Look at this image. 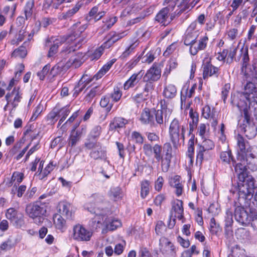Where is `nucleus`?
Returning a JSON list of instances; mask_svg holds the SVG:
<instances>
[{
    "label": "nucleus",
    "mask_w": 257,
    "mask_h": 257,
    "mask_svg": "<svg viewBox=\"0 0 257 257\" xmlns=\"http://www.w3.org/2000/svg\"><path fill=\"white\" fill-rule=\"evenodd\" d=\"M237 150L238 161H248V160L257 159V154L250 148H247L248 142L240 135L236 137Z\"/></svg>",
    "instance_id": "423d86ee"
},
{
    "label": "nucleus",
    "mask_w": 257,
    "mask_h": 257,
    "mask_svg": "<svg viewBox=\"0 0 257 257\" xmlns=\"http://www.w3.org/2000/svg\"><path fill=\"white\" fill-rule=\"evenodd\" d=\"M209 229L212 234H216L221 230L219 225L216 223L214 218L210 219Z\"/></svg>",
    "instance_id": "bf43d9fd"
},
{
    "label": "nucleus",
    "mask_w": 257,
    "mask_h": 257,
    "mask_svg": "<svg viewBox=\"0 0 257 257\" xmlns=\"http://www.w3.org/2000/svg\"><path fill=\"white\" fill-rule=\"evenodd\" d=\"M117 21V18L116 16H111L106 18L105 21L103 22V25L99 29L100 31L99 34H102L104 32L109 30Z\"/></svg>",
    "instance_id": "7c9ffc66"
},
{
    "label": "nucleus",
    "mask_w": 257,
    "mask_h": 257,
    "mask_svg": "<svg viewBox=\"0 0 257 257\" xmlns=\"http://www.w3.org/2000/svg\"><path fill=\"white\" fill-rule=\"evenodd\" d=\"M87 27L86 24L81 25L80 23H77L72 27L73 33L66 38L58 37L55 39L53 38L47 39L46 41V46L50 47L48 57L54 55L57 52L58 47L65 41L68 44V49L66 50L68 53L75 51L80 48L86 42L84 36L81 34L86 30Z\"/></svg>",
    "instance_id": "f03ea898"
},
{
    "label": "nucleus",
    "mask_w": 257,
    "mask_h": 257,
    "mask_svg": "<svg viewBox=\"0 0 257 257\" xmlns=\"http://www.w3.org/2000/svg\"><path fill=\"white\" fill-rule=\"evenodd\" d=\"M78 125L79 123L75 126L71 133L68 140V147L72 148L75 146L81 138V133L79 130L76 131L75 130Z\"/></svg>",
    "instance_id": "c756f323"
},
{
    "label": "nucleus",
    "mask_w": 257,
    "mask_h": 257,
    "mask_svg": "<svg viewBox=\"0 0 257 257\" xmlns=\"http://www.w3.org/2000/svg\"><path fill=\"white\" fill-rule=\"evenodd\" d=\"M127 122L126 119L122 117H114L109 124L110 129L113 130L124 127L125 124L127 123Z\"/></svg>",
    "instance_id": "c9c22d12"
},
{
    "label": "nucleus",
    "mask_w": 257,
    "mask_h": 257,
    "mask_svg": "<svg viewBox=\"0 0 257 257\" xmlns=\"http://www.w3.org/2000/svg\"><path fill=\"white\" fill-rule=\"evenodd\" d=\"M11 222L17 228H23L26 226L24 218L22 214L19 215Z\"/></svg>",
    "instance_id": "864d4df0"
},
{
    "label": "nucleus",
    "mask_w": 257,
    "mask_h": 257,
    "mask_svg": "<svg viewBox=\"0 0 257 257\" xmlns=\"http://www.w3.org/2000/svg\"><path fill=\"white\" fill-rule=\"evenodd\" d=\"M177 65L178 63L176 60L173 59H170L166 66V67L164 71V74H169L172 70L174 69L177 67Z\"/></svg>",
    "instance_id": "e2e57ef3"
},
{
    "label": "nucleus",
    "mask_w": 257,
    "mask_h": 257,
    "mask_svg": "<svg viewBox=\"0 0 257 257\" xmlns=\"http://www.w3.org/2000/svg\"><path fill=\"white\" fill-rule=\"evenodd\" d=\"M139 42L138 40L131 44L129 46L127 47L124 52L120 56L119 58L122 60H126L130 55H132L136 47L138 46Z\"/></svg>",
    "instance_id": "ea45409f"
},
{
    "label": "nucleus",
    "mask_w": 257,
    "mask_h": 257,
    "mask_svg": "<svg viewBox=\"0 0 257 257\" xmlns=\"http://www.w3.org/2000/svg\"><path fill=\"white\" fill-rule=\"evenodd\" d=\"M246 121V124H243L244 126L243 127L242 130L245 136L249 139H252L254 138L256 135V128L254 125L249 123V117H248V120L244 119Z\"/></svg>",
    "instance_id": "f704fd0d"
},
{
    "label": "nucleus",
    "mask_w": 257,
    "mask_h": 257,
    "mask_svg": "<svg viewBox=\"0 0 257 257\" xmlns=\"http://www.w3.org/2000/svg\"><path fill=\"white\" fill-rule=\"evenodd\" d=\"M172 147L170 143H166L163 146L162 161H171L173 157Z\"/></svg>",
    "instance_id": "4c0bfd02"
},
{
    "label": "nucleus",
    "mask_w": 257,
    "mask_h": 257,
    "mask_svg": "<svg viewBox=\"0 0 257 257\" xmlns=\"http://www.w3.org/2000/svg\"><path fill=\"white\" fill-rule=\"evenodd\" d=\"M111 96L112 101L114 102L118 101L122 96V92L118 87L114 88L112 93L109 94Z\"/></svg>",
    "instance_id": "052dcab7"
},
{
    "label": "nucleus",
    "mask_w": 257,
    "mask_h": 257,
    "mask_svg": "<svg viewBox=\"0 0 257 257\" xmlns=\"http://www.w3.org/2000/svg\"><path fill=\"white\" fill-rule=\"evenodd\" d=\"M105 14V12L101 9L100 4L93 7L89 12V16L93 17L95 21L100 20Z\"/></svg>",
    "instance_id": "473e14b6"
},
{
    "label": "nucleus",
    "mask_w": 257,
    "mask_h": 257,
    "mask_svg": "<svg viewBox=\"0 0 257 257\" xmlns=\"http://www.w3.org/2000/svg\"><path fill=\"white\" fill-rule=\"evenodd\" d=\"M217 111L214 108L211 109L208 105L204 106L202 109V115L206 119H209L212 114H215Z\"/></svg>",
    "instance_id": "3c124183"
},
{
    "label": "nucleus",
    "mask_w": 257,
    "mask_h": 257,
    "mask_svg": "<svg viewBox=\"0 0 257 257\" xmlns=\"http://www.w3.org/2000/svg\"><path fill=\"white\" fill-rule=\"evenodd\" d=\"M50 69L51 66L48 64L45 65L42 70L38 72L37 75L40 80H43L44 79L45 76L48 74Z\"/></svg>",
    "instance_id": "338daca9"
},
{
    "label": "nucleus",
    "mask_w": 257,
    "mask_h": 257,
    "mask_svg": "<svg viewBox=\"0 0 257 257\" xmlns=\"http://www.w3.org/2000/svg\"><path fill=\"white\" fill-rule=\"evenodd\" d=\"M92 233L82 225L77 224L73 226L71 237L78 241H87L90 240Z\"/></svg>",
    "instance_id": "9b49d317"
},
{
    "label": "nucleus",
    "mask_w": 257,
    "mask_h": 257,
    "mask_svg": "<svg viewBox=\"0 0 257 257\" xmlns=\"http://www.w3.org/2000/svg\"><path fill=\"white\" fill-rule=\"evenodd\" d=\"M161 109L155 111L156 121L160 125L163 124L164 121H168L172 113V109L168 107L165 100L161 101Z\"/></svg>",
    "instance_id": "4468645a"
},
{
    "label": "nucleus",
    "mask_w": 257,
    "mask_h": 257,
    "mask_svg": "<svg viewBox=\"0 0 257 257\" xmlns=\"http://www.w3.org/2000/svg\"><path fill=\"white\" fill-rule=\"evenodd\" d=\"M34 0H29L26 3L24 8L26 19H29L31 18L33 14V10L34 7Z\"/></svg>",
    "instance_id": "a18cd8bd"
},
{
    "label": "nucleus",
    "mask_w": 257,
    "mask_h": 257,
    "mask_svg": "<svg viewBox=\"0 0 257 257\" xmlns=\"http://www.w3.org/2000/svg\"><path fill=\"white\" fill-rule=\"evenodd\" d=\"M28 42H25L23 45L15 49L12 53V56L15 58H24L27 54V51L26 46Z\"/></svg>",
    "instance_id": "79ce46f5"
},
{
    "label": "nucleus",
    "mask_w": 257,
    "mask_h": 257,
    "mask_svg": "<svg viewBox=\"0 0 257 257\" xmlns=\"http://www.w3.org/2000/svg\"><path fill=\"white\" fill-rule=\"evenodd\" d=\"M215 145L214 142L210 139H204L197 150L196 161H203L204 159L208 160V156H210L209 151L214 149Z\"/></svg>",
    "instance_id": "ddd939ff"
},
{
    "label": "nucleus",
    "mask_w": 257,
    "mask_h": 257,
    "mask_svg": "<svg viewBox=\"0 0 257 257\" xmlns=\"http://www.w3.org/2000/svg\"><path fill=\"white\" fill-rule=\"evenodd\" d=\"M210 57H205L203 60V78L207 80L208 78L214 76L217 78L220 74L219 68L213 65Z\"/></svg>",
    "instance_id": "f8f14e48"
},
{
    "label": "nucleus",
    "mask_w": 257,
    "mask_h": 257,
    "mask_svg": "<svg viewBox=\"0 0 257 257\" xmlns=\"http://www.w3.org/2000/svg\"><path fill=\"white\" fill-rule=\"evenodd\" d=\"M111 96L107 94L101 98L100 101V105L102 107H105L107 112H109L112 109L113 103L110 102Z\"/></svg>",
    "instance_id": "c03bdc74"
},
{
    "label": "nucleus",
    "mask_w": 257,
    "mask_h": 257,
    "mask_svg": "<svg viewBox=\"0 0 257 257\" xmlns=\"http://www.w3.org/2000/svg\"><path fill=\"white\" fill-rule=\"evenodd\" d=\"M249 96L253 101L257 104V74L255 68V76L252 78L251 81L247 82L244 86V91L242 96L243 98Z\"/></svg>",
    "instance_id": "2eb2a0df"
},
{
    "label": "nucleus",
    "mask_w": 257,
    "mask_h": 257,
    "mask_svg": "<svg viewBox=\"0 0 257 257\" xmlns=\"http://www.w3.org/2000/svg\"><path fill=\"white\" fill-rule=\"evenodd\" d=\"M46 211V205L40 201L31 203L28 205L26 208L27 215L37 224H40L43 222Z\"/></svg>",
    "instance_id": "20e7f679"
},
{
    "label": "nucleus",
    "mask_w": 257,
    "mask_h": 257,
    "mask_svg": "<svg viewBox=\"0 0 257 257\" xmlns=\"http://www.w3.org/2000/svg\"><path fill=\"white\" fill-rule=\"evenodd\" d=\"M140 120L144 124L154 125L155 124L154 113L149 108H145L141 113Z\"/></svg>",
    "instance_id": "a878e982"
},
{
    "label": "nucleus",
    "mask_w": 257,
    "mask_h": 257,
    "mask_svg": "<svg viewBox=\"0 0 257 257\" xmlns=\"http://www.w3.org/2000/svg\"><path fill=\"white\" fill-rule=\"evenodd\" d=\"M159 249L167 257H175L177 252V248L173 243L164 236L161 237L159 239Z\"/></svg>",
    "instance_id": "9d476101"
},
{
    "label": "nucleus",
    "mask_w": 257,
    "mask_h": 257,
    "mask_svg": "<svg viewBox=\"0 0 257 257\" xmlns=\"http://www.w3.org/2000/svg\"><path fill=\"white\" fill-rule=\"evenodd\" d=\"M240 56L242 58L241 73L247 78L248 74L246 73V69L249 62L248 47L243 46L240 50Z\"/></svg>",
    "instance_id": "393cba45"
},
{
    "label": "nucleus",
    "mask_w": 257,
    "mask_h": 257,
    "mask_svg": "<svg viewBox=\"0 0 257 257\" xmlns=\"http://www.w3.org/2000/svg\"><path fill=\"white\" fill-rule=\"evenodd\" d=\"M20 215L18 214V211L14 208H9L6 212V218L10 220L11 222L14 220Z\"/></svg>",
    "instance_id": "13d9d810"
},
{
    "label": "nucleus",
    "mask_w": 257,
    "mask_h": 257,
    "mask_svg": "<svg viewBox=\"0 0 257 257\" xmlns=\"http://www.w3.org/2000/svg\"><path fill=\"white\" fill-rule=\"evenodd\" d=\"M227 39L229 41L235 42L238 38V30L237 28H231L226 31Z\"/></svg>",
    "instance_id": "de8ad7c7"
},
{
    "label": "nucleus",
    "mask_w": 257,
    "mask_h": 257,
    "mask_svg": "<svg viewBox=\"0 0 257 257\" xmlns=\"http://www.w3.org/2000/svg\"><path fill=\"white\" fill-rule=\"evenodd\" d=\"M185 132L186 126L181 124L177 118H174L169 126V135L174 148L177 147L180 139L184 141Z\"/></svg>",
    "instance_id": "39448f33"
},
{
    "label": "nucleus",
    "mask_w": 257,
    "mask_h": 257,
    "mask_svg": "<svg viewBox=\"0 0 257 257\" xmlns=\"http://www.w3.org/2000/svg\"><path fill=\"white\" fill-rule=\"evenodd\" d=\"M142 71L138 73L133 74L130 78L125 82L123 84V88L124 90H128L130 88L134 87L140 81L142 75L140 73Z\"/></svg>",
    "instance_id": "2f4dec72"
},
{
    "label": "nucleus",
    "mask_w": 257,
    "mask_h": 257,
    "mask_svg": "<svg viewBox=\"0 0 257 257\" xmlns=\"http://www.w3.org/2000/svg\"><path fill=\"white\" fill-rule=\"evenodd\" d=\"M57 117H58L57 107H55L53 110L50 112L47 116V121H49L50 123H54L57 121Z\"/></svg>",
    "instance_id": "0e129e2a"
},
{
    "label": "nucleus",
    "mask_w": 257,
    "mask_h": 257,
    "mask_svg": "<svg viewBox=\"0 0 257 257\" xmlns=\"http://www.w3.org/2000/svg\"><path fill=\"white\" fill-rule=\"evenodd\" d=\"M53 222L55 227L61 232H64L66 229L65 220L60 214H56L53 216Z\"/></svg>",
    "instance_id": "72a5a7b5"
},
{
    "label": "nucleus",
    "mask_w": 257,
    "mask_h": 257,
    "mask_svg": "<svg viewBox=\"0 0 257 257\" xmlns=\"http://www.w3.org/2000/svg\"><path fill=\"white\" fill-rule=\"evenodd\" d=\"M106 203L103 202V197L98 194H93L85 205V208L91 213L95 214L92 220L91 227L93 229L101 228L102 232L112 231L121 225L119 220L108 218L106 216L109 208L106 206Z\"/></svg>",
    "instance_id": "f257e3e1"
},
{
    "label": "nucleus",
    "mask_w": 257,
    "mask_h": 257,
    "mask_svg": "<svg viewBox=\"0 0 257 257\" xmlns=\"http://www.w3.org/2000/svg\"><path fill=\"white\" fill-rule=\"evenodd\" d=\"M161 76V69L160 65L154 63L152 66L147 71L143 77V80L146 82L145 84H151L153 89H154V82L157 81Z\"/></svg>",
    "instance_id": "6e6552de"
},
{
    "label": "nucleus",
    "mask_w": 257,
    "mask_h": 257,
    "mask_svg": "<svg viewBox=\"0 0 257 257\" xmlns=\"http://www.w3.org/2000/svg\"><path fill=\"white\" fill-rule=\"evenodd\" d=\"M24 176L23 173L19 172H14L11 177V181L8 184V186H11L14 184V187L16 186V190L17 186L22 182L24 179Z\"/></svg>",
    "instance_id": "a19ab883"
},
{
    "label": "nucleus",
    "mask_w": 257,
    "mask_h": 257,
    "mask_svg": "<svg viewBox=\"0 0 257 257\" xmlns=\"http://www.w3.org/2000/svg\"><path fill=\"white\" fill-rule=\"evenodd\" d=\"M153 152L156 160L162 161L163 147L161 146L158 144L155 145L153 147Z\"/></svg>",
    "instance_id": "5fc2aeb1"
},
{
    "label": "nucleus",
    "mask_w": 257,
    "mask_h": 257,
    "mask_svg": "<svg viewBox=\"0 0 257 257\" xmlns=\"http://www.w3.org/2000/svg\"><path fill=\"white\" fill-rule=\"evenodd\" d=\"M150 192V183L148 181L145 180L141 182V196L142 198H145Z\"/></svg>",
    "instance_id": "603ef678"
},
{
    "label": "nucleus",
    "mask_w": 257,
    "mask_h": 257,
    "mask_svg": "<svg viewBox=\"0 0 257 257\" xmlns=\"http://www.w3.org/2000/svg\"><path fill=\"white\" fill-rule=\"evenodd\" d=\"M57 110L58 117H61V122H63L70 112V109L69 105H66L60 109L57 108Z\"/></svg>",
    "instance_id": "8fccbe9b"
},
{
    "label": "nucleus",
    "mask_w": 257,
    "mask_h": 257,
    "mask_svg": "<svg viewBox=\"0 0 257 257\" xmlns=\"http://www.w3.org/2000/svg\"><path fill=\"white\" fill-rule=\"evenodd\" d=\"M115 61L116 59H113L107 62L97 72V73L93 76V78L90 77L87 75H83L80 80H82L83 78H84L83 80V81L84 80H85V81L83 82V84H84L86 87V86L93 80V79H95V80H98L104 76L109 70Z\"/></svg>",
    "instance_id": "dca6fc26"
},
{
    "label": "nucleus",
    "mask_w": 257,
    "mask_h": 257,
    "mask_svg": "<svg viewBox=\"0 0 257 257\" xmlns=\"http://www.w3.org/2000/svg\"><path fill=\"white\" fill-rule=\"evenodd\" d=\"M175 5L173 3L171 6L169 5L168 7H166L161 10L156 16L155 20L165 26L169 23L170 21H168L169 16V14L171 10L172 11L174 9Z\"/></svg>",
    "instance_id": "6ab92c4d"
},
{
    "label": "nucleus",
    "mask_w": 257,
    "mask_h": 257,
    "mask_svg": "<svg viewBox=\"0 0 257 257\" xmlns=\"http://www.w3.org/2000/svg\"><path fill=\"white\" fill-rule=\"evenodd\" d=\"M174 212L175 218H177L179 220H182V222H185L184 217V209L183 207V202L180 200H177L174 203L172 209V214Z\"/></svg>",
    "instance_id": "bb28decb"
},
{
    "label": "nucleus",
    "mask_w": 257,
    "mask_h": 257,
    "mask_svg": "<svg viewBox=\"0 0 257 257\" xmlns=\"http://www.w3.org/2000/svg\"><path fill=\"white\" fill-rule=\"evenodd\" d=\"M90 157L91 159L94 160H105L106 159V154L104 151H95L90 153Z\"/></svg>",
    "instance_id": "6e6d98bb"
},
{
    "label": "nucleus",
    "mask_w": 257,
    "mask_h": 257,
    "mask_svg": "<svg viewBox=\"0 0 257 257\" xmlns=\"http://www.w3.org/2000/svg\"><path fill=\"white\" fill-rule=\"evenodd\" d=\"M131 137L137 144H142L143 143L144 137L140 133L136 131L132 132Z\"/></svg>",
    "instance_id": "69168bd1"
},
{
    "label": "nucleus",
    "mask_w": 257,
    "mask_h": 257,
    "mask_svg": "<svg viewBox=\"0 0 257 257\" xmlns=\"http://www.w3.org/2000/svg\"><path fill=\"white\" fill-rule=\"evenodd\" d=\"M23 98V92L20 87L15 86L11 91H8L5 95L7 104L4 110H9L10 112L15 111L18 106Z\"/></svg>",
    "instance_id": "0eeeda50"
},
{
    "label": "nucleus",
    "mask_w": 257,
    "mask_h": 257,
    "mask_svg": "<svg viewBox=\"0 0 257 257\" xmlns=\"http://www.w3.org/2000/svg\"><path fill=\"white\" fill-rule=\"evenodd\" d=\"M208 42V37L206 34L204 36L201 37L198 42L197 40L196 42L192 43L190 44L189 52L192 55H195L198 51L204 50L206 47Z\"/></svg>",
    "instance_id": "f3484780"
},
{
    "label": "nucleus",
    "mask_w": 257,
    "mask_h": 257,
    "mask_svg": "<svg viewBox=\"0 0 257 257\" xmlns=\"http://www.w3.org/2000/svg\"><path fill=\"white\" fill-rule=\"evenodd\" d=\"M225 230L229 234L230 232H232L231 230V226L233 223L232 213L230 211L226 212V216L225 220Z\"/></svg>",
    "instance_id": "09e8293b"
},
{
    "label": "nucleus",
    "mask_w": 257,
    "mask_h": 257,
    "mask_svg": "<svg viewBox=\"0 0 257 257\" xmlns=\"http://www.w3.org/2000/svg\"><path fill=\"white\" fill-rule=\"evenodd\" d=\"M154 89L151 84H145L142 92L137 93L132 97L133 100L137 103H140L147 100L149 95L152 93Z\"/></svg>",
    "instance_id": "aec40b11"
},
{
    "label": "nucleus",
    "mask_w": 257,
    "mask_h": 257,
    "mask_svg": "<svg viewBox=\"0 0 257 257\" xmlns=\"http://www.w3.org/2000/svg\"><path fill=\"white\" fill-rule=\"evenodd\" d=\"M58 208L60 215L65 216L67 219H72L74 217L75 209L70 203L65 201L60 202Z\"/></svg>",
    "instance_id": "a211bd4d"
},
{
    "label": "nucleus",
    "mask_w": 257,
    "mask_h": 257,
    "mask_svg": "<svg viewBox=\"0 0 257 257\" xmlns=\"http://www.w3.org/2000/svg\"><path fill=\"white\" fill-rule=\"evenodd\" d=\"M105 47L103 46V44L100 47L95 49L94 51H88L87 56L91 60H98L102 55Z\"/></svg>",
    "instance_id": "37998d69"
},
{
    "label": "nucleus",
    "mask_w": 257,
    "mask_h": 257,
    "mask_svg": "<svg viewBox=\"0 0 257 257\" xmlns=\"http://www.w3.org/2000/svg\"><path fill=\"white\" fill-rule=\"evenodd\" d=\"M84 54L82 52L78 53L76 55L72 56L66 62L65 67L68 68L72 67L74 68L79 67L85 61Z\"/></svg>",
    "instance_id": "b1692460"
},
{
    "label": "nucleus",
    "mask_w": 257,
    "mask_h": 257,
    "mask_svg": "<svg viewBox=\"0 0 257 257\" xmlns=\"http://www.w3.org/2000/svg\"><path fill=\"white\" fill-rule=\"evenodd\" d=\"M234 217L237 222L242 224L246 223L248 221V214L241 206H237L235 208Z\"/></svg>",
    "instance_id": "cd10ccee"
},
{
    "label": "nucleus",
    "mask_w": 257,
    "mask_h": 257,
    "mask_svg": "<svg viewBox=\"0 0 257 257\" xmlns=\"http://www.w3.org/2000/svg\"><path fill=\"white\" fill-rule=\"evenodd\" d=\"M163 94L164 96L167 98H173L176 95L177 88L174 85L169 84L165 86Z\"/></svg>",
    "instance_id": "58836bf2"
},
{
    "label": "nucleus",
    "mask_w": 257,
    "mask_h": 257,
    "mask_svg": "<svg viewBox=\"0 0 257 257\" xmlns=\"http://www.w3.org/2000/svg\"><path fill=\"white\" fill-rule=\"evenodd\" d=\"M82 6V3L80 2H78L76 3L75 6L71 9L68 10L65 13H62L60 14L58 16V19L59 20H62L70 18L80 10Z\"/></svg>",
    "instance_id": "c85d7f7f"
},
{
    "label": "nucleus",
    "mask_w": 257,
    "mask_h": 257,
    "mask_svg": "<svg viewBox=\"0 0 257 257\" xmlns=\"http://www.w3.org/2000/svg\"><path fill=\"white\" fill-rule=\"evenodd\" d=\"M66 144V140L65 137L62 136H58L53 139L50 143L51 149L57 148L58 150L63 148Z\"/></svg>",
    "instance_id": "e433bc0d"
},
{
    "label": "nucleus",
    "mask_w": 257,
    "mask_h": 257,
    "mask_svg": "<svg viewBox=\"0 0 257 257\" xmlns=\"http://www.w3.org/2000/svg\"><path fill=\"white\" fill-rule=\"evenodd\" d=\"M126 35L125 32L116 33L111 32L105 37L106 41L103 43V46L105 48H109L114 43L123 38Z\"/></svg>",
    "instance_id": "412c9836"
},
{
    "label": "nucleus",
    "mask_w": 257,
    "mask_h": 257,
    "mask_svg": "<svg viewBox=\"0 0 257 257\" xmlns=\"http://www.w3.org/2000/svg\"><path fill=\"white\" fill-rule=\"evenodd\" d=\"M55 165L53 162H40L38 168L39 178L44 179L54 169Z\"/></svg>",
    "instance_id": "5701e85b"
},
{
    "label": "nucleus",
    "mask_w": 257,
    "mask_h": 257,
    "mask_svg": "<svg viewBox=\"0 0 257 257\" xmlns=\"http://www.w3.org/2000/svg\"><path fill=\"white\" fill-rule=\"evenodd\" d=\"M194 135H192L188 141V150L186 154L190 161H192L194 154Z\"/></svg>",
    "instance_id": "49530a36"
},
{
    "label": "nucleus",
    "mask_w": 257,
    "mask_h": 257,
    "mask_svg": "<svg viewBox=\"0 0 257 257\" xmlns=\"http://www.w3.org/2000/svg\"><path fill=\"white\" fill-rule=\"evenodd\" d=\"M247 162H240L235 166L238 175V194L239 199L244 200L245 205L250 206L254 189V179L247 172Z\"/></svg>",
    "instance_id": "7ed1b4c3"
},
{
    "label": "nucleus",
    "mask_w": 257,
    "mask_h": 257,
    "mask_svg": "<svg viewBox=\"0 0 257 257\" xmlns=\"http://www.w3.org/2000/svg\"><path fill=\"white\" fill-rule=\"evenodd\" d=\"M137 35L139 40L145 41L148 39L150 36V33L147 31H144L143 29H140L137 32Z\"/></svg>",
    "instance_id": "774afa93"
},
{
    "label": "nucleus",
    "mask_w": 257,
    "mask_h": 257,
    "mask_svg": "<svg viewBox=\"0 0 257 257\" xmlns=\"http://www.w3.org/2000/svg\"><path fill=\"white\" fill-rule=\"evenodd\" d=\"M243 95V93H241L239 96V100L237 103V107H238L239 110L240 111H243L244 119L247 120V122L248 120V117L247 114L248 108L249 106V105L251 104L252 102L255 103L253 101V99L248 96L247 97L243 98L242 96Z\"/></svg>",
    "instance_id": "4be33fe9"
},
{
    "label": "nucleus",
    "mask_w": 257,
    "mask_h": 257,
    "mask_svg": "<svg viewBox=\"0 0 257 257\" xmlns=\"http://www.w3.org/2000/svg\"><path fill=\"white\" fill-rule=\"evenodd\" d=\"M84 78H83L82 80H79L77 84L75 85L73 90V96L74 97H77L79 93L83 91V90L85 88L84 84H83V80ZM85 80L83 81V82Z\"/></svg>",
    "instance_id": "4d7b16f0"
},
{
    "label": "nucleus",
    "mask_w": 257,
    "mask_h": 257,
    "mask_svg": "<svg viewBox=\"0 0 257 257\" xmlns=\"http://www.w3.org/2000/svg\"><path fill=\"white\" fill-rule=\"evenodd\" d=\"M142 56V55L141 54L138 56H135L131 60H130L125 65L126 68L129 70H131L134 68L140 61Z\"/></svg>",
    "instance_id": "680f3d73"
},
{
    "label": "nucleus",
    "mask_w": 257,
    "mask_h": 257,
    "mask_svg": "<svg viewBox=\"0 0 257 257\" xmlns=\"http://www.w3.org/2000/svg\"><path fill=\"white\" fill-rule=\"evenodd\" d=\"M200 27L197 25L196 21L190 24L187 29L183 36V42L184 45L189 46L192 44V43L196 42L199 35Z\"/></svg>",
    "instance_id": "1a4fd4ad"
}]
</instances>
